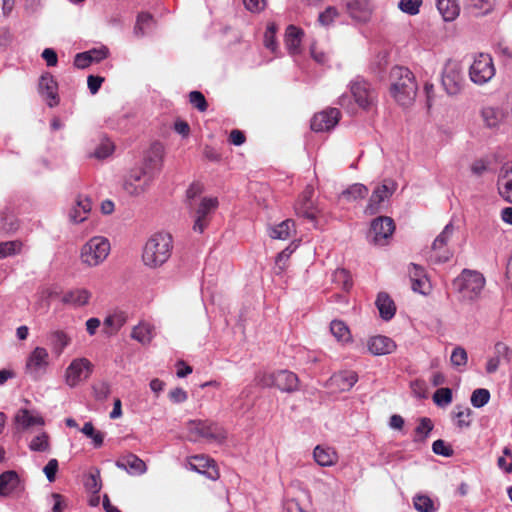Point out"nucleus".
Masks as SVG:
<instances>
[{"label":"nucleus","instance_id":"nucleus-1","mask_svg":"<svg viewBox=\"0 0 512 512\" xmlns=\"http://www.w3.org/2000/svg\"><path fill=\"white\" fill-rule=\"evenodd\" d=\"M391 94L402 106L410 105L417 94V83L413 73L406 67L395 66L390 72Z\"/></svg>","mask_w":512,"mask_h":512},{"label":"nucleus","instance_id":"nucleus-2","mask_svg":"<svg viewBox=\"0 0 512 512\" xmlns=\"http://www.w3.org/2000/svg\"><path fill=\"white\" fill-rule=\"evenodd\" d=\"M485 283L483 274L476 270L464 269L454 279L452 286L462 301H474L481 295Z\"/></svg>","mask_w":512,"mask_h":512},{"label":"nucleus","instance_id":"nucleus-3","mask_svg":"<svg viewBox=\"0 0 512 512\" xmlns=\"http://www.w3.org/2000/svg\"><path fill=\"white\" fill-rule=\"evenodd\" d=\"M255 382L264 388L275 387L282 392L292 393L298 389V376L289 370L275 372H259L255 376Z\"/></svg>","mask_w":512,"mask_h":512},{"label":"nucleus","instance_id":"nucleus-4","mask_svg":"<svg viewBox=\"0 0 512 512\" xmlns=\"http://www.w3.org/2000/svg\"><path fill=\"white\" fill-rule=\"evenodd\" d=\"M110 249V242L107 238L94 236L82 246L81 261L89 267L98 266L108 257Z\"/></svg>","mask_w":512,"mask_h":512},{"label":"nucleus","instance_id":"nucleus-5","mask_svg":"<svg viewBox=\"0 0 512 512\" xmlns=\"http://www.w3.org/2000/svg\"><path fill=\"white\" fill-rule=\"evenodd\" d=\"M154 179L149 169H135L126 176L123 189L130 196H140L151 188Z\"/></svg>","mask_w":512,"mask_h":512},{"label":"nucleus","instance_id":"nucleus-6","mask_svg":"<svg viewBox=\"0 0 512 512\" xmlns=\"http://www.w3.org/2000/svg\"><path fill=\"white\" fill-rule=\"evenodd\" d=\"M189 437L192 441H199L201 439L207 441H222L226 435L224 430L216 423L193 420L188 423Z\"/></svg>","mask_w":512,"mask_h":512},{"label":"nucleus","instance_id":"nucleus-7","mask_svg":"<svg viewBox=\"0 0 512 512\" xmlns=\"http://www.w3.org/2000/svg\"><path fill=\"white\" fill-rule=\"evenodd\" d=\"M495 75L493 60L488 54H479L469 69V76L472 82L483 85L490 81Z\"/></svg>","mask_w":512,"mask_h":512},{"label":"nucleus","instance_id":"nucleus-8","mask_svg":"<svg viewBox=\"0 0 512 512\" xmlns=\"http://www.w3.org/2000/svg\"><path fill=\"white\" fill-rule=\"evenodd\" d=\"M465 84L462 69L457 62L449 61L444 67L442 85L449 95L459 94Z\"/></svg>","mask_w":512,"mask_h":512},{"label":"nucleus","instance_id":"nucleus-9","mask_svg":"<svg viewBox=\"0 0 512 512\" xmlns=\"http://www.w3.org/2000/svg\"><path fill=\"white\" fill-rule=\"evenodd\" d=\"M394 230L395 224L392 218L379 216L371 222L370 241L375 245L384 246L388 243V239L392 237Z\"/></svg>","mask_w":512,"mask_h":512},{"label":"nucleus","instance_id":"nucleus-10","mask_svg":"<svg viewBox=\"0 0 512 512\" xmlns=\"http://www.w3.org/2000/svg\"><path fill=\"white\" fill-rule=\"evenodd\" d=\"M350 91L356 104L362 109H369L376 100L375 91L370 83L361 77H356L350 82Z\"/></svg>","mask_w":512,"mask_h":512},{"label":"nucleus","instance_id":"nucleus-11","mask_svg":"<svg viewBox=\"0 0 512 512\" xmlns=\"http://www.w3.org/2000/svg\"><path fill=\"white\" fill-rule=\"evenodd\" d=\"M49 365L48 351L43 347H36L28 356L26 362V373L33 380H39Z\"/></svg>","mask_w":512,"mask_h":512},{"label":"nucleus","instance_id":"nucleus-12","mask_svg":"<svg viewBox=\"0 0 512 512\" xmlns=\"http://www.w3.org/2000/svg\"><path fill=\"white\" fill-rule=\"evenodd\" d=\"M396 184L392 180H384L381 185H378L372 192L369 202L365 208V213L368 215H375L383 207V203L388 200L394 193Z\"/></svg>","mask_w":512,"mask_h":512},{"label":"nucleus","instance_id":"nucleus-13","mask_svg":"<svg viewBox=\"0 0 512 512\" xmlns=\"http://www.w3.org/2000/svg\"><path fill=\"white\" fill-rule=\"evenodd\" d=\"M92 363L87 358H76L72 360L65 371V382L73 388L81 381L87 379L92 373Z\"/></svg>","mask_w":512,"mask_h":512},{"label":"nucleus","instance_id":"nucleus-14","mask_svg":"<svg viewBox=\"0 0 512 512\" xmlns=\"http://www.w3.org/2000/svg\"><path fill=\"white\" fill-rule=\"evenodd\" d=\"M454 232V226L452 223H448L442 232L435 238L432 243V256L431 258L436 263H445L452 257L451 251L447 248V244L450 241Z\"/></svg>","mask_w":512,"mask_h":512},{"label":"nucleus","instance_id":"nucleus-15","mask_svg":"<svg viewBox=\"0 0 512 512\" xmlns=\"http://www.w3.org/2000/svg\"><path fill=\"white\" fill-rule=\"evenodd\" d=\"M186 466L192 471L202 474L214 481L220 476L215 461L205 455H194L187 458Z\"/></svg>","mask_w":512,"mask_h":512},{"label":"nucleus","instance_id":"nucleus-16","mask_svg":"<svg viewBox=\"0 0 512 512\" xmlns=\"http://www.w3.org/2000/svg\"><path fill=\"white\" fill-rule=\"evenodd\" d=\"M340 119L337 108L326 109L314 115L311 120V129L315 132H324L333 129Z\"/></svg>","mask_w":512,"mask_h":512},{"label":"nucleus","instance_id":"nucleus-17","mask_svg":"<svg viewBox=\"0 0 512 512\" xmlns=\"http://www.w3.org/2000/svg\"><path fill=\"white\" fill-rule=\"evenodd\" d=\"M14 423L17 430L27 431L34 426H44L45 419L35 410L20 408L14 416Z\"/></svg>","mask_w":512,"mask_h":512},{"label":"nucleus","instance_id":"nucleus-18","mask_svg":"<svg viewBox=\"0 0 512 512\" xmlns=\"http://www.w3.org/2000/svg\"><path fill=\"white\" fill-rule=\"evenodd\" d=\"M314 195V188L310 185L306 186L302 194L300 195L297 203L295 204L296 214L300 217H304L310 221L316 220L317 210L312 202Z\"/></svg>","mask_w":512,"mask_h":512},{"label":"nucleus","instance_id":"nucleus-19","mask_svg":"<svg viewBox=\"0 0 512 512\" xmlns=\"http://www.w3.org/2000/svg\"><path fill=\"white\" fill-rule=\"evenodd\" d=\"M57 91L58 84L54 77L49 73L42 75L39 81V92L49 107H54L59 104V96Z\"/></svg>","mask_w":512,"mask_h":512},{"label":"nucleus","instance_id":"nucleus-20","mask_svg":"<svg viewBox=\"0 0 512 512\" xmlns=\"http://www.w3.org/2000/svg\"><path fill=\"white\" fill-rule=\"evenodd\" d=\"M116 466L125 470L129 475L138 476L146 471V464L138 456L128 453L116 460Z\"/></svg>","mask_w":512,"mask_h":512},{"label":"nucleus","instance_id":"nucleus-21","mask_svg":"<svg viewBox=\"0 0 512 512\" xmlns=\"http://www.w3.org/2000/svg\"><path fill=\"white\" fill-rule=\"evenodd\" d=\"M497 185L500 196L512 203V161L501 167Z\"/></svg>","mask_w":512,"mask_h":512},{"label":"nucleus","instance_id":"nucleus-22","mask_svg":"<svg viewBox=\"0 0 512 512\" xmlns=\"http://www.w3.org/2000/svg\"><path fill=\"white\" fill-rule=\"evenodd\" d=\"M160 235L153 234L145 243L142 253V261L149 268L158 266Z\"/></svg>","mask_w":512,"mask_h":512},{"label":"nucleus","instance_id":"nucleus-23","mask_svg":"<svg viewBox=\"0 0 512 512\" xmlns=\"http://www.w3.org/2000/svg\"><path fill=\"white\" fill-rule=\"evenodd\" d=\"M218 206L217 198H203L197 211V217L193 225V230L202 233L207 225L206 216Z\"/></svg>","mask_w":512,"mask_h":512},{"label":"nucleus","instance_id":"nucleus-24","mask_svg":"<svg viewBox=\"0 0 512 512\" xmlns=\"http://www.w3.org/2000/svg\"><path fill=\"white\" fill-rule=\"evenodd\" d=\"M346 8L350 16L359 22L369 21L372 9L368 0H349Z\"/></svg>","mask_w":512,"mask_h":512},{"label":"nucleus","instance_id":"nucleus-25","mask_svg":"<svg viewBox=\"0 0 512 512\" xmlns=\"http://www.w3.org/2000/svg\"><path fill=\"white\" fill-rule=\"evenodd\" d=\"M396 343L389 337L377 335L368 341L369 351L376 356L390 354L395 351Z\"/></svg>","mask_w":512,"mask_h":512},{"label":"nucleus","instance_id":"nucleus-26","mask_svg":"<svg viewBox=\"0 0 512 512\" xmlns=\"http://www.w3.org/2000/svg\"><path fill=\"white\" fill-rule=\"evenodd\" d=\"M91 209V200L88 197L79 195L76 199V205L69 213V218L73 223H81L87 219V215Z\"/></svg>","mask_w":512,"mask_h":512},{"label":"nucleus","instance_id":"nucleus-27","mask_svg":"<svg viewBox=\"0 0 512 512\" xmlns=\"http://www.w3.org/2000/svg\"><path fill=\"white\" fill-rule=\"evenodd\" d=\"M20 487V479L15 471L9 470L0 474V496H10Z\"/></svg>","mask_w":512,"mask_h":512},{"label":"nucleus","instance_id":"nucleus-28","mask_svg":"<svg viewBox=\"0 0 512 512\" xmlns=\"http://www.w3.org/2000/svg\"><path fill=\"white\" fill-rule=\"evenodd\" d=\"M127 319L128 317L125 312L115 311L104 319L103 332L108 336L115 335L125 325Z\"/></svg>","mask_w":512,"mask_h":512},{"label":"nucleus","instance_id":"nucleus-29","mask_svg":"<svg viewBox=\"0 0 512 512\" xmlns=\"http://www.w3.org/2000/svg\"><path fill=\"white\" fill-rule=\"evenodd\" d=\"M375 304L379 310L382 319L388 321L394 317L396 312V306L394 304V301L387 293L380 292L377 296Z\"/></svg>","mask_w":512,"mask_h":512},{"label":"nucleus","instance_id":"nucleus-30","mask_svg":"<svg viewBox=\"0 0 512 512\" xmlns=\"http://www.w3.org/2000/svg\"><path fill=\"white\" fill-rule=\"evenodd\" d=\"M315 461L323 467L332 466L337 463L338 455L333 448L316 446L313 452Z\"/></svg>","mask_w":512,"mask_h":512},{"label":"nucleus","instance_id":"nucleus-31","mask_svg":"<svg viewBox=\"0 0 512 512\" xmlns=\"http://www.w3.org/2000/svg\"><path fill=\"white\" fill-rule=\"evenodd\" d=\"M90 297L91 293L87 289L76 288L66 292L62 297V302L76 307L84 306L88 303Z\"/></svg>","mask_w":512,"mask_h":512},{"label":"nucleus","instance_id":"nucleus-32","mask_svg":"<svg viewBox=\"0 0 512 512\" xmlns=\"http://www.w3.org/2000/svg\"><path fill=\"white\" fill-rule=\"evenodd\" d=\"M436 6L445 21H453L460 12L456 0H436Z\"/></svg>","mask_w":512,"mask_h":512},{"label":"nucleus","instance_id":"nucleus-33","mask_svg":"<svg viewBox=\"0 0 512 512\" xmlns=\"http://www.w3.org/2000/svg\"><path fill=\"white\" fill-rule=\"evenodd\" d=\"M303 31L294 25H289L285 33V45L291 54H295L300 47Z\"/></svg>","mask_w":512,"mask_h":512},{"label":"nucleus","instance_id":"nucleus-34","mask_svg":"<svg viewBox=\"0 0 512 512\" xmlns=\"http://www.w3.org/2000/svg\"><path fill=\"white\" fill-rule=\"evenodd\" d=\"M292 232H295V224L292 219H286L270 228L269 235L273 239L286 240L288 239Z\"/></svg>","mask_w":512,"mask_h":512},{"label":"nucleus","instance_id":"nucleus-35","mask_svg":"<svg viewBox=\"0 0 512 512\" xmlns=\"http://www.w3.org/2000/svg\"><path fill=\"white\" fill-rule=\"evenodd\" d=\"M331 381L342 391L350 390L358 381V376L353 371H344L331 377Z\"/></svg>","mask_w":512,"mask_h":512},{"label":"nucleus","instance_id":"nucleus-36","mask_svg":"<svg viewBox=\"0 0 512 512\" xmlns=\"http://www.w3.org/2000/svg\"><path fill=\"white\" fill-rule=\"evenodd\" d=\"M367 194L368 188L365 185L361 183H355L345 189L341 193L340 197L347 202H353L365 198Z\"/></svg>","mask_w":512,"mask_h":512},{"label":"nucleus","instance_id":"nucleus-37","mask_svg":"<svg viewBox=\"0 0 512 512\" xmlns=\"http://www.w3.org/2000/svg\"><path fill=\"white\" fill-rule=\"evenodd\" d=\"M494 7V0H468L467 8L474 16H483L490 13Z\"/></svg>","mask_w":512,"mask_h":512},{"label":"nucleus","instance_id":"nucleus-38","mask_svg":"<svg viewBox=\"0 0 512 512\" xmlns=\"http://www.w3.org/2000/svg\"><path fill=\"white\" fill-rule=\"evenodd\" d=\"M23 248L24 243L18 239L0 242V259L19 255Z\"/></svg>","mask_w":512,"mask_h":512},{"label":"nucleus","instance_id":"nucleus-39","mask_svg":"<svg viewBox=\"0 0 512 512\" xmlns=\"http://www.w3.org/2000/svg\"><path fill=\"white\" fill-rule=\"evenodd\" d=\"M20 227L18 218L12 213L0 214V231L10 235L15 233Z\"/></svg>","mask_w":512,"mask_h":512},{"label":"nucleus","instance_id":"nucleus-40","mask_svg":"<svg viewBox=\"0 0 512 512\" xmlns=\"http://www.w3.org/2000/svg\"><path fill=\"white\" fill-rule=\"evenodd\" d=\"M48 342L56 352L61 353L68 346L70 338L65 332L56 330L49 333Z\"/></svg>","mask_w":512,"mask_h":512},{"label":"nucleus","instance_id":"nucleus-41","mask_svg":"<svg viewBox=\"0 0 512 512\" xmlns=\"http://www.w3.org/2000/svg\"><path fill=\"white\" fill-rule=\"evenodd\" d=\"M481 114L485 124L490 128L496 127L504 117L503 112L494 107L483 108Z\"/></svg>","mask_w":512,"mask_h":512},{"label":"nucleus","instance_id":"nucleus-42","mask_svg":"<svg viewBox=\"0 0 512 512\" xmlns=\"http://www.w3.org/2000/svg\"><path fill=\"white\" fill-rule=\"evenodd\" d=\"M509 351V348L501 342L496 343L495 353L496 356L490 358L486 364L487 373L491 374L497 371L500 365V357L504 356Z\"/></svg>","mask_w":512,"mask_h":512},{"label":"nucleus","instance_id":"nucleus-43","mask_svg":"<svg viewBox=\"0 0 512 512\" xmlns=\"http://www.w3.org/2000/svg\"><path fill=\"white\" fill-rule=\"evenodd\" d=\"M414 508L418 512H436L437 507L434 501L427 495L417 494L413 498Z\"/></svg>","mask_w":512,"mask_h":512},{"label":"nucleus","instance_id":"nucleus-44","mask_svg":"<svg viewBox=\"0 0 512 512\" xmlns=\"http://www.w3.org/2000/svg\"><path fill=\"white\" fill-rule=\"evenodd\" d=\"M433 422L428 417H422L419 419V423L417 427L415 428V437L414 441H424L430 434V432L433 430Z\"/></svg>","mask_w":512,"mask_h":512},{"label":"nucleus","instance_id":"nucleus-45","mask_svg":"<svg viewBox=\"0 0 512 512\" xmlns=\"http://www.w3.org/2000/svg\"><path fill=\"white\" fill-rule=\"evenodd\" d=\"M29 449L33 452H47L50 450L49 435L46 432H41L36 435L28 445Z\"/></svg>","mask_w":512,"mask_h":512},{"label":"nucleus","instance_id":"nucleus-46","mask_svg":"<svg viewBox=\"0 0 512 512\" xmlns=\"http://www.w3.org/2000/svg\"><path fill=\"white\" fill-rule=\"evenodd\" d=\"M114 144L108 139L103 138L94 152L89 154V157L103 160L109 157L114 151Z\"/></svg>","mask_w":512,"mask_h":512},{"label":"nucleus","instance_id":"nucleus-47","mask_svg":"<svg viewBox=\"0 0 512 512\" xmlns=\"http://www.w3.org/2000/svg\"><path fill=\"white\" fill-rule=\"evenodd\" d=\"M332 281L339 288L348 291L352 287V280L349 272L346 269H336L332 274Z\"/></svg>","mask_w":512,"mask_h":512},{"label":"nucleus","instance_id":"nucleus-48","mask_svg":"<svg viewBox=\"0 0 512 512\" xmlns=\"http://www.w3.org/2000/svg\"><path fill=\"white\" fill-rule=\"evenodd\" d=\"M330 331L338 341H347L350 338L348 326L340 320H333L330 324Z\"/></svg>","mask_w":512,"mask_h":512},{"label":"nucleus","instance_id":"nucleus-49","mask_svg":"<svg viewBox=\"0 0 512 512\" xmlns=\"http://www.w3.org/2000/svg\"><path fill=\"white\" fill-rule=\"evenodd\" d=\"M81 432L92 439L94 447L99 448L103 445L104 434L101 431H97L91 422H86Z\"/></svg>","mask_w":512,"mask_h":512},{"label":"nucleus","instance_id":"nucleus-50","mask_svg":"<svg viewBox=\"0 0 512 512\" xmlns=\"http://www.w3.org/2000/svg\"><path fill=\"white\" fill-rule=\"evenodd\" d=\"M131 337L142 344H146L152 339V330L148 324H139L132 330Z\"/></svg>","mask_w":512,"mask_h":512},{"label":"nucleus","instance_id":"nucleus-51","mask_svg":"<svg viewBox=\"0 0 512 512\" xmlns=\"http://www.w3.org/2000/svg\"><path fill=\"white\" fill-rule=\"evenodd\" d=\"M490 400V392L484 388L475 389L471 395V404L475 408H481Z\"/></svg>","mask_w":512,"mask_h":512},{"label":"nucleus","instance_id":"nucleus-52","mask_svg":"<svg viewBox=\"0 0 512 512\" xmlns=\"http://www.w3.org/2000/svg\"><path fill=\"white\" fill-rule=\"evenodd\" d=\"M433 401L439 407H446L452 402V390L450 388H439L433 394Z\"/></svg>","mask_w":512,"mask_h":512},{"label":"nucleus","instance_id":"nucleus-53","mask_svg":"<svg viewBox=\"0 0 512 512\" xmlns=\"http://www.w3.org/2000/svg\"><path fill=\"white\" fill-rule=\"evenodd\" d=\"M458 411L455 413L456 426L459 428H468L471 425V414L470 408L456 407Z\"/></svg>","mask_w":512,"mask_h":512},{"label":"nucleus","instance_id":"nucleus-54","mask_svg":"<svg viewBox=\"0 0 512 512\" xmlns=\"http://www.w3.org/2000/svg\"><path fill=\"white\" fill-rule=\"evenodd\" d=\"M422 3V0H400L398 8L406 14L416 15L419 13Z\"/></svg>","mask_w":512,"mask_h":512},{"label":"nucleus","instance_id":"nucleus-55","mask_svg":"<svg viewBox=\"0 0 512 512\" xmlns=\"http://www.w3.org/2000/svg\"><path fill=\"white\" fill-rule=\"evenodd\" d=\"M189 102L200 112H205L208 108V103L205 96L200 91H191L189 93Z\"/></svg>","mask_w":512,"mask_h":512},{"label":"nucleus","instance_id":"nucleus-56","mask_svg":"<svg viewBox=\"0 0 512 512\" xmlns=\"http://www.w3.org/2000/svg\"><path fill=\"white\" fill-rule=\"evenodd\" d=\"M451 363L455 367H462L467 364L468 356L464 348L458 346L454 348L450 357Z\"/></svg>","mask_w":512,"mask_h":512},{"label":"nucleus","instance_id":"nucleus-57","mask_svg":"<svg viewBox=\"0 0 512 512\" xmlns=\"http://www.w3.org/2000/svg\"><path fill=\"white\" fill-rule=\"evenodd\" d=\"M432 451L443 457H451L454 454V451L450 445H448L444 440L438 439L432 444Z\"/></svg>","mask_w":512,"mask_h":512},{"label":"nucleus","instance_id":"nucleus-58","mask_svg":"<svg viewBox=\"0 0 512 512\" xmlns=\"http://www.w3.org/2000/svg\"><path fill=\"white\" fill-rule=\"evenodd\" d=\"M276 35V26L275 24L271 23L267 26V29L264 34V45L267 49L274 52L277 48V43L275 39Z\"/></svg>","mask_w":512,"mask_h":512},{"label":"nucleus","instance_id":"nucleus-59","mask_svg":"<svg viewBox=\"0 0 512 512\" xmlns=\"http://www.w3.org/2000/svg\"><path fill=\"white\" fill-rule=\"evenodd\" d=\"M152 21V17L149 13H141L138 15L136 25L134 27V32L137 35L145 34V27L150 24Z\"/></svg>","mask_w":512,"mask_h":512},{"label":"nucleus","instance_id":"nucleus-60","mask_svg":"<svg viewBox=\"0 0 512 512\" xmlns=\"http://www.w3.org/2000/svg\"><path fill=\"white\" fill-rule=\"evenodd\" d=\"M338 16V12L334 7H328L325 11L319 14V22L322 25H330L334 19Z\"/></svg>","mask_w":512,"mask_h":512},{"label":"nucleus","instance_id":"nucleus-61","mask_svg":"<svg viewBox=\"0 0 512 512\" xmlns=\"http://www.w3.org/2000/svg\"><path fill=\"white\" fill-rule=\"evenodd\" d=\"M94 396L97 400H105L110 394V386L106 382H101L93 386Z\"/></svg>","mask_w":512,"mask_h":512},{"label":"nucleus","instance_id":"nucleus-62","mask_svg":"<svg viewBox=\"0 0 512 512\" xmlns=\"http://www.w3.org/2000/svg\"><path fill=\"white\" fill-rule=\"evenodd\" d=\"M85 486L92 493H94V494L99 493V491L101 490V487H102L99 473L90 474L85 483Z\"/></svg>","mask_w":512,"mask_h":512},{"label":"nucleus","instance_id":"nucleus-63","mask_svg":"<svg viewBox=\"0 0 512 512\" xmlns=\"http://www.w3.org/2000/svg\"><path fill=\"white\" fill-rule=\"evenodd\" d=\"M57 471H58L57 459H50L43 469V472L45 473L49 482L55 481Z\"/></svg>","mask_w":512,"mask_h":512},{"label":"nucleus","instance_id":"nucleus-64","mask_svg":"<svg viewBox=\"0 0 512 512\" xmlns=\"http://www.w3.org/2000/svg\"><path fill=\"white\" fill-rule=\"evenodd\" d=\"M168 398L173 402V403H183L187 400L188 398V395H187V392L180 388V387H177V388H174L172 389L169 393H168Z\"/></svg>","mask_w":512,"mask_h":512}]
</instances>
